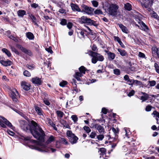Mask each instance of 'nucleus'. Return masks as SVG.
<instances>
[{"label": "nucleus", "instance_id": "nucleus-1", "mask_svg": "<svg viewBox=\"0 0 159 159\" xmlns=\"http://www.w3.org/2000/svg\"><path fill=\"white\" fill-rule=\"evenodd\" d=\"M30 132L34 137L42 142L44 139L45 134L40 126L34 121H31Z\"/></svg>", "mask_w": 159, "mask_h": 159}, {"label": "nucleus", "instance_id": "nucleus-2", "mask_svg": "<svg viewBox=\"0 0 159 159\" xmlns=\"http://www.w3.org/2000/svg\"><path fill=\"white\" fill-rule=\"evenodd\" d=\"M119 6L116 4H108L105 6L104 10L108 14L112 16H116L117 14V10Z\"/></svg>", "mask_w": 159, "mask_h": 159}, {"label": "nucleus", "instance_id": "nucleus-3", "mask_svg": "<svg viewBox=\"0 0 159 159\" xmlns=\"http://www.w3.org/2000/svg\"><path fill=\"white\" fill-rule=\"evenodd\" d=\"M39 145L41 147L40 148L37 146H33V148L42 152H49L50 150H51L52 152H54L56 151L55 149L48 147L45 144L40 143H39Z\"/></svg>", "mask_w": 159, "mask_h": 159}, {"label": "nucleus", "instance_id": "nucleus-4", "mask_svg": "<svg viewBox=\"0 0 159 159\" xmlns=\"http://www.w3.org/2000/svg\"><path fill=\"white\" fill-rule=\"evenodd\" d=\"M89 55L92 57V62L93 63L95 64L98 61H103L104 57L100 54L91 51H89Z\"/></svg>", "mask_w": 159, "mask_h": 159}, {"label": "nucleus", "instance_id": "nucleus-5", "mask_svg": "<svg viewBox=\"0 0 159 159\" xmlns=\"http://www.w3.org/2000/svg\"><path fill=\"white\" fill-rule=\"evenodd\" d=\"M67 136L68 137L69 140L72 144L75 143L78 140V138L70 130H68L66 132Z\"/></svg>", "mask_w": 159, "mask_h": 159}, {"label": "nucleus", "instance_id": "nucleus-6", "mask_svg": "<svg viewBox=\"0 0 159 159\" xmlns=\"http://www.w3.org/2000/svg\"><path fill=\"white\" fill-rule=\"evenodd\" d=\"M80 19L81 21L83 23H86L89 25H97L96 21L90 18H88L86 16H82Z\"/></svg>", "mask_w": 159, "mask_h": 159}, {"label": "nucleus", "instance_id": "nucleus-7", "mask_svg": "<svg viewBox=\"0 0 159 159\" xmlns=\"http://www.w3.org/2000/svg\"><path fill=\"white\" fill-rule=\"evenodd\" d=\"M19 122L20 127L23 130L26 131H30L31 125H30L28 122L25 120H21Z\"/></svg>", "mask_w": 159, "mask_h": 159}, {"label": "nucleus", "instance_id": "nucleus-8", "mask_svg": "<svg viewBox=\"0 0 159 159\" xmlns=\"http://www.w3.org/2000/svg\"><path fill=\"white\" fill-rule=\"evenodd\" d=\"M153 2H150V0H144L143 2L141 3L143 7H144L147 9L149 11H151V7H152Z\"/></svg>", "mask_w": 159, "mask_h": 159}, {"label": "nucleus", "instance_id": "nucleus-9", "mask_svg": "<svg viewBox=\"0 0 159 159\" xmlns=\"http://www.w3.org/2000/svg\"><path fill=\"white\" fill-rule=\"evenodd\" d=\"M83 9L81 12H84L86 14L88 15H91L93 14V12L94 9L91 7H89L84 4L82 5Z\"/></svg>", "mask_w": 159, "mask_h": 159}, {"label": "nucleus", "instance_id": "nucleus-10", "mask_svg": "<svg viewBox=\"0 0 159 159\" xmlns=\"http://www.w3.org/2000/svg\"><path fill=\"white\" fill-rule=\"evenodd\" d=\"M2 122L4 123L5 124L9 127H11L12 126V125L11 123L9 122L7 120L3 117L0 116V125L3 128H6V125L2 123Z\"/></svg>", "mask_w": 159, "mask_h": 159}, {"label": "nucleus", "instance_id": "nucleus-11", "mask_svg": "<svg viewBox=\"0 0 159 159\" xmlns=\"http://www.w3.org/2000/svg\"><path fill=\"white\" fill-rule=\"evenodd\" d=\"M10 95L14 102H17V99L16 98L18 96V93L16 89H13L10 93Z\"/></svg>", "mask_w": 159, "mask_h": 159}, {"label": "nucleus", "instance_id": "nucleus-12", "mask_svg": "<svg viewBox=\"0 0 159 159\" xmlns=\"http://www.w3.org/2000/svg\"><path fill=\"white\" fill-rule=\"evenodd\" d=\"M22 88L25 90L28 91L30 89V85L25 81H22L21 83Z\"/></svg>", "mask_w": 159, "mask_h": 159}, {"label": "nucleus", "instance_id": "nucleus-13", "mask_svg": "<svg viewBox=\"0 0 159 159\" xmlns=\"http://www.w3.org/2000/svg\"><path fill=\"white\" fill-rule=\"evenodd\" d=\"M17 48L20 49L22 51L28 55L31 56L32 55V53L30 50H27L24 47H22L21 45H17Z\"/></svg>", "mask_w": 159, "mask_h": 159}, {"label": "nucleus", "instance_id": "nucleus-14", "mask_svg": "<svg viewBox=\"0 0 159 159\" xmlns=\"http://www.w3.org/2000/svg\"><path fill=\"white\" fill-rule=\"evenodd\" d=\"M95 129L97 130L100 134H103L105 132L103 127L99 124H96Z\"/></svg>", "mask_w": 159, "mask_h": 159}, {"label": "nucleus", "instance_id": "nucleus-15", "mask_svg": "<svg viewBox=\"0 0 159 159\" xmlns=\"http://www.w3.org/2000/svg\"><path fill=\"white\" fill-rule=\"evenodd\" d=\"M31 81L33 83L38 85H40L42 82L41 79L37 77L33 78L32 79Z\"/></svg>", "mask_w": 159, "mask_h": 159}, {"label": "nucleus", "instance_id": "nucleus-16", "mask_svg": "<svg viewBox=\"0 0 159 159\" xmlns=\"http://www.w3.org/2000/svg\"><path fill=\"white\" fill-rule=\"evenodd\" d=\"M106 52L108 55V58L109 60H112L114 59L115 57L114 53L108 51H106Z\"/></svg>", "mask_w": 159, "mask_h": 159}, {"label": "nucleus", "instance_id": "nucleus-17", "mask_svg": "<svg viewBox=\"0 0 159 159\" xmlns=\"http://www.w3.org/2000/svg\"><path fill=\"white\" fill-rule=\"evenodd\" d=\"M0 63L3 66H8L11 65L12 64L11 62L9 60L6 61L3 60H1L0 61Z\"/></svg>", "mask_w": 159, "mask_h": 159}, {"label": "nucleus", "instance_id": "nucleus-18", "mask_svg": "<svg viewBox=\"0 0 159 159\" xmlns=\"http://www.w3.org/2000/svg\"><path fill=\"white\" fill-rule=\"evenodd\" d=\"M71 7L72 9L74 11H77L78 12H80L81 11L80 9L77 5L72 3L71 4Z\"/></svg>", "mask_w": 159, "mask_h": 159}, {"label": "nucleus", "instance_id": "nucleus-19", "mask_svg": "<svg viewBox=\"0 0 159 159\" xmlns=\"http://www.w3.org/2000/svg\"><path fill=\"white\" fill-rule=\"evenodd\" d=\"M118 25H119L120 28L121 29V30L123 32L125 33H128V29L125 26L121 24H118Z\"/></svg>", "mask_w": 159, "mask_h": 159}, {"label": "nucleus", "instance_id": "nucleus-20", "mask_svg": "<svg viewBox=\"0 0 159 159\" xmlns=\"http://www.w3.org/2000/svg\"><path fill=\"white\" fill-rule=\"evenodd\" d=\"M124 8L125 10L130 11L132 9V6L129 3H126L125 4Z\"/></svg>", "mask_w": 159, "mask_h": 159}, {"label": "nucleus", "instance_id": "nucleus-21", "mask_svg": "<svg viewBox=\"0 0 159 159\" xmlns=\"http://www.w3.org/2000/svg\"><path fill=\"white\" fill-rule=\"evenodd\" d=\"M118 51L119 52L120 54L122 56H125L127 55L126 52L124 50L118 48Z\"/></svg>", "mask_w": 159, "mask_h": 159}, {"label": "nucleus", "instance_id": "nucleus-22", "mask_svg": "<svg viewBox=\"0 0 159 159\" xmlns=\"http://www.w3.org/2000/svg\"><path fill=\"white\" fill-rule=\"evenodd\" d=\"M35 109L36 111L39 115H43V112L41 109L37 106L35 107Z\"/></svg>", "mask_w": 159, "mask_h": 159}, {"label": "nucleus", "instance_id": "nucleus-23", "mask_svg": "<svg viewBox=\"0 0 159 159\" xmlns=\"http://www.w3.org/2000/svg\"><path fill=\"white\" fill-rule=\"evenodd\" d=\"M142 30L145 31H147L148 30V27L143 23V21H141L140 23Z\"/></svg>", "mask_w": 159, "mask_h": 159}, {"label": "nucleus", "instance_id": "nucleus-24", "mask_svg": "<svg viewBox=\"0 0 159 159\" xmlns=\"http://www.w3.org/2000/svg\"><path fill=\"white\" fill-rule=\"evenodd\" d=\"M61 123L66 128L68 129L70 128L68 124L63 120H62L61 121Z\"/></svg>", "mask_w": 159, "mask_h": 159}, {"label": "nucleus", "instance_id": "nucleus-25", "mask_svg": "<svg viewBox=\"0 0 159 159\" xmlns=\"http://www.w3.org/2000/svg\"><path fill=\"white\" fill-rule=\"evenodd\" d=\"M150 12H151V13H150V14L151 15V16L156 19H158V18H159V16H158L157 14L154 11H150Z\"/></svg>", "mask_w": 159, "mask_h": 159}, {"label": "nucleus", "instance_id": "nucleus-26", "mask_svg": "<svg viewBox=\"0 0 159 159\" xmlns=\"http://www.w3.org/2000/svg\"><path fill=\"white\" fill-rule=\"evenodd\" d=\"M17 14L19 16L23 17L25 14V11L23 10H20L17 11Z\"/></svg>", "mask_w": 159, "mask_h": 159}, {"label": "nucleus", "instance_id": "nucleus-27", "mask_svg": "<svg viewBox=\"0 0 159 159\" xmlns=\"http://www.w3.org/2000/svg\"><path fill=\"white\" fill-rule=\"evenodd\" d=\"M29 16L30 17L31 19L32 20V22L34 23V24L35 25H38L36 22V17L34 16L31 14L29 15Z\"/></svg>", "mask_w": 159, "mask_h": 159}, {"label": "nucleus", "instance_id": "nucleus-28", "mask_svg": "<svg viewBox=\"0 0 159 159\" xmlns=\"http://www.w3.org/2000/svg\"><path fill=\"white\" fill-rule=\"evenodd\" d=\"M26 37L29 39L32 40L34 38V36L33 34L31 32H28L26 34Z\"/></svg>", "mask_w": 159, "mask_h": 159}, {"label": "nucleus", "instance_id": "nucleus-29", "mask_svg": "<svg viewBox=\"0 0 159 159\" xmlns=\"http://www.w3.org/2000/svg\"><path fill=\"white\" fill-rule=\"evenodd\" d=\"M2 51L5 53L8 56L10 57L11 56V53L10 52L5 48H3L2 49Z\"/></svg>", "mask_w": 159, "mask_h": 159}, {"label": "nucleus", "instance_id": "nucleus-30", "mask_svg": "<svg viewBox=\"0 0 159 159\" xmlns=\"http://www.w3.org/2000/svg\"><path fill=\"white\" fill-rule=\"evenodd\" d=\"M56 113L57 116L60 118L62 117L64 115V113L62 111H56Z\"/></svg>", "mask_w": 159, "mask_h": 159}, {"label": "nucleus", "instance_id": "nucleus-31", "mask_svg": "<svg viewBox=\"0 0 159 159\" xmlns=\"http://www.w3.org/2000/svg\"><path fill=\"white\" fill-rule=\"evenodd\" d=\"M149 98L148 95H146L142 96L140 97V99L142 100V101H144L147 100Z\"/></svg>", "mask_w": 159, "mask_h": 159}, {"label": "nucleus", "instance_id": "nucleus-32", "mask_svg": "<svg viewBox=\"0 0 159 159\" xmlns=\"http://www.w3.org/2000/svg\"><path fill=\"white\" fill-rule=\"evenodd\" d=\"M80 72L84 74H85V68L84 66H81L79 68Z\"/></svg>", "mask_w": 159, "mask_h": 159}, {"label": "nucleus", "instance_id": "nucleus-33", "mask_svg": "<svg viewBox=\"0 0 159 159\" xmlns=\"http://www.w3.org/2000/svg\"><path fill=\"white\" fill-rule=\"evenodd\" d=\"M54 140V137L52 136H50L48 138V140L47 141L46 143L48 144Z\"/></svg>", "mask_w": 159, "mask_h": 159}, {"label": "nucleus", "instance_id": "nucleus-34", "mask_svg": "<svg viewBox=\"0 0 159 159\" xmlns=\"http://www.w3.org/2000/svg\"><path fill=\"white\" fill-rule=\"evenodd\" d=\"M91 3L94 7H97L98 5V2L96 1H91Z\"/></svg>", "mask_w": 159, "mask_h": 159}, {"label": "nucleus", "instance_id": "nucleus-35", "mask_svg": "<svg viewBox=\"0 0 159 159\" xmlns=\"http://www.w3.org/2000/svg\"><path fill=\"white\" fill-rule=\"evenodd\" d=\"M94 13L95 14L97 15L102 14V12L100 9H96L95 11H94Z\"/></svg>", "mask_w": 159, "mask_h": 159}, {"label": "nucleus", "instance_id": "nucleus-36", "mask_svg": "<svg viewBox=\"0 0 159 159\" xmlns=\"http://www.w3.org/2000/svg\"><path fill=\"white\" fill-rule=\"evenodd\" d=\"M134 84H135L136 85L141 86L142 85V83L141 81L136 80H134Z\"/></svg>", "mask_w": 159, "mask_h": 159}, {"label": "nucleus", "instance_id": "nucleus-37", "mask_svg": "<svg viewBox=\"0 0 159 159\" xmlns=\"http://www.w3.org/2000/svg\"><path fill=\"white\" fill-rule=\"evenodd\" d=\"M24 75L27 77H30L31 76V74L27 70H25L23 73Z\"/></svg>", "mask_w": 159, "mask_h": 159}, {"label": "nucleus", "instance_id": "nucleus-38", "mask_svg": "<svg viewBox=\"0 0 159 159\" xmlns=\"http://www.w3.org/2000/svg\"><path fill=\"white\" fill-rule=\"evenodd\" d=\"M83 129L87 133H89L91 131L90 129L88 126H85L84 127Z\"/></svg>", "mask_w": 159, "mask_h": 159}, {"label": "nucleus", "instance_id": "nucleus-39", "mask_svg": "<svg viewBox=\"0 0 159 159\" xmlns=\"http://www.w3.org/2000/svg\"><path fill=\"white\" fill-rule=\"evenodd\" d=\"M71 118L72 119V120H73L74 122H76L78 120V119L77 116L76 115H72L71 116Z\"/></svg>", "mask_w": 159, "mask_h": 159}, {"label": "nucleus", "instance_id": "nucleus-40", "mask_svg": "<svg viewBox=\"0 0 159 159\" xmlns=\"http://www.w3.org/2000/svg\"><path fill=\"white\" fill-rule=\"evenodd\" d=\"M97 138L98 140H102L104 138V136L103 134H99L97 136Z\"/></svg>", "mask_w": 159, "mask_h": 159}, {"label": "nucleus", "instance_id": "nucleus-41", "mask_svg": "<svg viewBox=\"0 0 159 159\" xmlns=\"http://www.w3.org/2000/svg\"><path fill=\"white\" fill-rule=\"evenodd\" d=\"M113 71L114 74L116 75H119L120 73V70L118 69H116L114 70Z\"/></svg>", "mask_w": 159, "mask_h": 159}, {"label": "nucleus", "instance_id": "nucleus-42", "mask_svg": "<svg viewBox=\"0 0 159 159\" xmlns=\"http://www.w3.org/2000/svg\"><path fill=\"white\" fill-rule=\"evenodd\" d=\"M154 67L155 68L156 72L159 74V66H158L157 64V63H155L154 64Z\"/></svg>", "mask_w": 159, "mask_h": 159}, {"label": "nucleus", "instance_id": "nucleus-43", "mask_svg": "<svg viewBox=\"0 0 159 159\" xmlns=\"http://www.w3.org/2000/svg\"><path fill=\"white\" fill-rule=\"evenodd\" d=\"M67 84V82L66 81H64L60 83L59 85L61 87H64Z\"/></svg>", "mask_w": 159, "mask_h": 159}, {"label": "nucleus", "instance_id": "nucleus-44", "mask_svg": "<svg viewBox=\"0 0 159 159\" xmlns=\"http://www.w3.org/2000/svg\"><path fill=\"white\" fill-rule=\"evenodd\" d=\"M61 141L62 143L64 144L67 145L68 144L67 141L64 138H61Z\"/></svg>", "mask_w": 159, "mask_h": 159}, {"label": "nucleus", "instance_id": "nucleus-45", "mask_svg": "<svg viewBox=\"0 0 159 159\" xmlns=\"http://www.w3.org/2000/svg\"><path fill=\"white\" fill-rule=\"evenodd\" d=\"M124 129L125 132V135L126 136H127L129 134H128L129 133V130L127 128H125Z\"/></svg>", "mask_w": 159, "mask_h": 159}, {"label": "nucleus", "instance_id": "nucleus-46", "mask_svg": "<svg viewBox=\"0 0 159 159\" xmlns=\"http://www.w3.org/2000/svg\"><path fill=\"white\" fill-rule=\"evenodd\" d=\"M11 49L12 51L14 52L16 54H19V52L14 47H11Z\"/></svg>", "mask_w": 159, "mask_h": 159}, {"label": "nucleus", "instance_id": "nucleus-47", "mask_svg": "<svg viewBox=\"0 0 159 159\" xmlns=\"http://www.w3.org/2000/svg\"><path fill=\"white\" fill-rule=\"evenodd\" d=\"M152 108V106L150 105H148L146 106L145 108V110L147 111H151Z\"/></svg>", "mask_w": 159, "mask_h": 159}, {"label": "nucleus", "instance_id": "nucleus-48", "mask_svg": "<svg viewBox=\"0 0 159 159\" xmlns=\"http://www.w3.org/2000/svg\"><path fill=\"white\" fill-rule=\"evenodd\" d=\"M99 151L102 153V154H105L106 151V150L104 148H100Z\"/></svg>", "mask_w": 159, "mask_h": 159}, {"label": "nucleus", "instance_id": "nucleus-49", "mask_svg": "<svg viewBox=\"0 0 159 159\" xmlns=\"http://www.w3.org/2000/svg\"><path fill=\"white\" fill-rule=\"evenodd\" d=\"M111 129L115 134H117L118 133V130L117 128L115 129L114 127H112Z\"/></svg>", "mask_w": 159, "mask_h": 159}, {"label": "nucleus", "instance_id": "nucleus-50", "mask_svg": "<svg viewBox=\"0 0 159 159\" xmlns=\"http://www.w3.org/2000/svg\"><path fill=\"white\" fill-rule=\"evenodd\" d=\"M96 135V133L95 132H93L91 133L90 134V137L91 138H94L95 136Z\"/></svg>", "mask_w": 159, "mask_h": 159}, {"label": "nucleus", "instance_id": "nucleus-51", "mask_svg": "<svg viewBox=\"0 0 159 159\" xmlns=\"http://www.w3.org/2000/svg\"><path fill=\"white\" fill-rule=\"evenodd\" d=\"M139 56L140 57L142 58H145V55L143 53L139 52Z\"/></svg>", "mask_w": 159, "mask_h": 159}, {"label": "nucleus", "instance_id": "nucleus-52", "mask_svg": "<svg viewBox=\"0 0 159 159\" xmlns=\"http://www.w3.org/2000/svg\"><path fill=\"white\" fill-rule=\"evenodd\" d=\"M134 80H131L129 79L127 81V82L129 85H132L134 84Z\"/></svg>", "mask_w": 159, "mask_h": 159}, {"label": "nucleus", "instance_id": "nucleus-53", "mask_svg": "<svg viewBox=\"0 0 159 159\" xmlns=\"http://www.w3.org/2000/svg\"><path fill=\"white\" fill-rule=\"evenodd\" d=\"M45 50L51 54H52L53 53V51L52 50V48L51 47H49L48 48H46Z\"/></svg>", "mask_w": 159, "mask_h": 159}, {"label": "nucleus", "instance_id": "nucleus-54", "mask_svg": "<svg viewBox=\"0 0 159 159\" xmlns=\"http://www.w3.org/2000/svg\"><path fill=\"white\" fill-rule=\"evenodd\" d=\"M66 23V20L64 19H63L61 20V21L60 22V24L62 25H65Z\"/></svg>", "mask_w": 159, "mask_h": 159}, {"label": "nucleus", "instance_id": "nucleus-55", "mask_svg": "<svg viewBox=\"0 0 159 159\" xmlns=\"http://www.w3.org/2000/svg\"><path fill=\"white\" fill-rule=\"evenodd\" d=\"M149 82L150 84V85L151 86H154L155 85L156 83L155 81L154 80L149 81Z\"/></svg>", "mask_w": 159, "mask_h": 159}, {"label": "nucleus", "instance_id": "nucleus-56", "mask_svg": "<svg viewBox=\"0 0 159 159\" xmlns=\"http://www.w3.org/2000/svg\"><path fill=\"white\" fill-rule=\"evenodd\" d=\"M152 114L155 116L159 118V113L157 111H153V113H152Z\"/></svg>", "mask_w": 159, "mask_h": 159}, {"label": "nucleus", "instance_id": "nucleus-57", "mask_svg": "<svg viewBox=\"0 0 159 159\" xmlns=\"http://www.w3.org/2000/svg\"><path fill=\"white\" fill-rule=\"evenodd\" d=\"M135 92L134 90H132L128 94V96L129 97H131V96H133L134 93Z\"/></svg>", "mask_w": 159, "mask_h": 159}, {"label": "nucleus", "instance_id": "nucleus-58", "mask_svg": "<svg viewBox=\"0 0 159 159\" xmlns=\"http://www.w3.org/2000/svg\"><path fill=\"white\" fill-rule=\"evenodd\" d=\"M72 26V23L71 22H69L67 25V27L69 29H71Z\"/></svg>", "mask_w": 159, "mask_h": 159}, {"label": "nucleus", "instance_id": "nucleus-59", "mask_svg": "<svg viewBox=\"0 0 159 159\" xmlns=\"http://www.w3.org/2000/svg\"><path fill=\"white\" fill-rule=\"evenodd\" d=\"M47 122L50 125L53 123L51 120L49 118H47Z\"/></svg>", "mask_w": 159, "mask_h": 159}, {"label": "nucleus", "instance_id": "nucleus-60", "mask_svg": "<svg viewBox=\"0 0 159 159\" xmlns=\"http://www.w3.org/2000/svg\"><path fill=\"white\" fill-rule=\"evenodd\" d=\"M102 111L103 114H106L107 113V110L105 108H103L102 109Z\"/></svg>", "mask_w": 159, "mask_h": 159}, {"label": "nucleus", "instance_id": "nucleus-61", "mask_svg": "<svg viewBox=\"0 0 159 159\" xmlns=\"http://www.w3.org/2000/svg\"><path fill=\"white\" fill-rule=\"evenodd\" d=\"M23 139L25 141H31V140L30 139V138L29 137H24Z\"/></svg>", "mask_w": 159, "mask_h": 159}, {"label": "nucleus", "instance_id": "nucleus-62", "mask_svg": "<svg viewBox=\"0 0 159 159\" xmlns=\"http://www.w3.org/2000/svg\"><path fill=\"white\" fill-rule=\"evenodd\" d=\"M114 38L115 40L118 42V43L121 41L120 39L118 37L114 36Z\"/></svg>", "mask_w": 159, "mask_h": 159}, {"label": "nucleus", "instance_id": "nucleus-63", "mask_svg": "<svg viewBox=\"0 0 159 159\" xmlns=\"http://www.w3.org/2000/svg\"><path fill=\"white\" fill-rule=\"evenodd\" d=\"M83 75L81 73L79 72H76L75 73V76L81 77Z\"/></svg>", "mask_w": 159, "mask_h": 159}, {"label": "nucleus", "instance_id": "nucleus-64", "mask_svg": "<svg viewBox=\"0 0 159 159\" xmlns=\"http://www.w3.org/2000/svg\"><path fill=\"white\" fill-rule=\"evenodd\" d=\"M92 49L93 51H96L97 49V47L96 46L93 44L92 47Z\"/></svg>", "mask_w": 159, "mask_h": 159}]
</instances>
